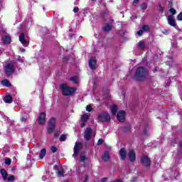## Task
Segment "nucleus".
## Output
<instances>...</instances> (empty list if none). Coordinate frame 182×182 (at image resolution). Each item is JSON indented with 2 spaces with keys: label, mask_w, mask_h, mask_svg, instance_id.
<instances>
[{
  "label": "nucleus",
  "mask_w": 182,
  "mask_h": 182,
  "mask_svg": "<svg viewBox=\"0 0 182 182\" xmlns=\"http://www.w3.org/2000/svg\"><path fill=\"white\" fill-rule=\"evenodd\" d=\"M147 76H149V70L144 67H138L134 73V79L137 82H141L146 80Z\"/></svg>",
  "instance_id": "1"
},
{
  "label": "nucleus",
  "mask_w": 182,
  "mask_h": 182,
  "mask_svg": "<svg viewBox=\"0 0 182 182\" xmlns=\"http://www.w3.org/2000/svg\"><path fill=\"white\" fill-rule=\"evenodd\" d=\"M60 88L65 96H70L73 95L74 92H76V89L75 87H70L68 84H62L60 86Z\"/></svg>",
  "instance_id": "2"
},
{
  "label": "nucleus",
  "mask_w": 182,
  "mask_h": 182,
  "mask_svg": "<svg viewBox=\"0 0 182 182\" xmlns=\"http://www.w3.org/2000/svg\"><path fill=\"white\" fill-rule=\"evenodd\" d=\"M4 70L7 77H9V76H11V75L15 72V64L13 63H8L4 66Z\"/></svg>",
  "instance_id": "3"
},
{
  "label": "nucleus",
  "mask_w": 182,
  "mask_h": 182,
  "mask_svg": "<svg viewBox=\"0 0 182 182\" xmlns=\"http://www.w3.org/2000/svg\"><path fill=\"white\" fill-rule=\"evenodd\" d=\"M56 124V119L54 117H52L48 122V127L47 128L48 134H52L55 130Z\"/></svg>",
  "instance_id": "4"
},
{
  "label": "nucleus",
  "mask_w": 182,
  "mask_h": 182,
  "mask_svg": "<svg viewBox=\"0 0 182 182\" xmlns=\"http://www.w3.org/2000/svg\"><path fill=\"white\" fill-rule=\"evenodd\" d=\"M98 120L100 122H110V115L109 114V113L102 112L98 115Z\"/></svg>",
  "instance_id": "5"
},
{
  "label": "nucleus",
  "mask_w": 182,
  "mask_h": 182,
  "mask_svg": "<svg viewBox=\"0 0 182 182\" xmlns=\"http://www.w3.org/2000/svg\"><path fill=\"white\" fill-rule=\"evenodd\" d=\"M82 147L83 145L80 142H76L74 146V154H73V157H76L77 154H79V151L82 150Z\"/></svg>",
  "instance_id": "6"
},
{
  "label": "nucleus",
  "mask_w": 182,
  "mask_h": 182,
  "mask_svg": "<svg viewBox=\"0 0 182 182\" xmlns=\"http://www.w3.org/2000/svg\"><path fill=\"white\" fill-rule=\"evenodd\" d=\"M18 39L23 46H28V45H29V41L25 38V34H20Z\"/></svg>",
  "instance_id": "7"
},
{
  "label": "nucleus",
  "mask_w": 182,
  "mask_h": 182,
  "mask_svg": "<svg viewBox=\"0 0 182 182\" xmlns=\"http://www.w3.org/2000/svg\"><path fill=\"white\" fill-rule=\"evenodd\" d=\"M128 159L129 161L133 163L134 161H136V152H134V150L131 149L129 150L128 153Z\"/></svg>",
  "instance_id": "8"
},
{
  "label": "nucleus",
  "mask_w": 182,
  "mask_h": 182,
  "mask_svg": "<svg viewBox=\"0 0 182 182\" xmlns=\"http://www.w3.org/2000/svg\"><path fill=\"white\" fill-rule=\"evenodd\" d=\"M38 122L39 124H45V122H46V114L41 112L38 116Z\"/></svg>",
  "instance_id": "9"
},
{
  "label": "nucleus",
  "mask_w": 182,
  "mask_h": 182,
  "mask_svg": "<svg viewBox=\"0 0 182 182\" xmlns=\"http://www.w3.org/2000/svg\"><path fill=\"white\" fill-rule=\"evenodd\" d=\"M141 161L142 164L144 166H145L146 167L150 166V164H151L150 159H149V157L147 156H142Z\"/></svg>",
  "instance_id": "10"
},
{
  "label": "nucleus",
  "mask_w": 182,
  "mask_h": 182,
  "mask_svg": "<svg viewBox=\"0 0 182 182\" xmlns=\"http://www.w3.org/2000/svg\"><path fill=\"white\" fill-rule=\"evenodd\" d=\"M119 156L121 160H126L127 158V152L126 151V149L124 148H122L119 151Z\"/></svg>",
  "instance_id": "11"
},
{
  "label": "nucleus",
  "mask_w": 182,
  "mask_h": 182,
  "mask_svg": "<svg viewBox=\"0 0 182 182\" xmlns=\"http://www.w3.org/2000/svg\"><path fill=\"white\" fill-rule=\"evenodd\" d=\"M168 25H171V26H177V24L176 23V20L174 19V16L173 15L168 16Z\"/></svg>",
  "instance_id": "12"
},
{
  "label": "nucleus",
  "mask_w": 182,
  "mask_h": 182,
  "mask_svg": "<svg viewBox=\"0 0 182 182\" xmlns=\"http://www.w3.org/2000/svg\"><path fill=\"white\" fill-rule=\"evenodd\" d=\"M90 136H92V129L87 128L85 132L84 138L85 139V140L89 141L90 140Z\"/></svg>",
  "instance_id": "13"
},
{
  "label": "nucleus",
  "mask_w": 182,
  "mask_h": 182,
  "mask_svg": "<svg viewBox=\"0 0 182 182\" xmlns=\"http://www.w3.org/2000/svg\"><path fill=\"white\" fill-rule=\"evenodd\" d=\"M124 111H119L117 115V119L119 120V122H124Z\"/></svg>",
  "instance_id": "14"
},
{
  "label": "nucleus",
  "mask_w": 182,
  "mask_h": 182,
  "mask_svg": "<svg viewBox=\"0 0 182 182\" xmlns=\"http://www.w3.org/2000/svg\"><path fill=\"white\" fill-rule=\"evenodd\" d=\"M89 66L90 69H92V70H95V69H96V59L95 58L90 59Z\"/></svg>",
  "instance_id": "15"
},
{
  "label": "nucleus",
  "mask_w": 182,
  "mask_h": 182,
  "mask_svg": "<svg viewBox=\"0 0 182 182\" xmlns=\"http://www.w3.org/2000/svg\"><path fill=\"white\" fill-rule=\"evenodd\" d=\"M1 40L3 41V43H4V45H8L11 43V36H9L1 37Z\"/></svg>",
  "instance_id": "16"
},
{
  "label": "nucleus",
  "mask_w": 182,
  "mask_h": 182,
  "mask_svg": "<svg viewBox=\"0 0 182 182\" xmlns=\"http://www.w3.org/2000/svg\"><path fill=\"white\" fill-rule=\"evenodd\" d=\"M0 173L1 174V177H3L4 181H6L8 178V172L4 168L1 169Z\"/></svg>",
  "instance_id": "17"
},
{
  "label": "nucleus",
  "mask_w": 182,
  "mask_h": 182,
  "mask_svg": "<svg viewBox=\"0 0 182 182\" xmlns=\"http://www.w3.org/2000/svg\"><path fill=\"white\" fill-rule=\"evenodd\" d=\"M102 160H104V161H109V160H110V154H109V152H105L102 155Z\"/></svg>",
  "instance_id": "18"
},
{
  "label": "nucleus",
  "mask_w": 182,
  "mask_h": 182,
  "mask_svg": "<svg viewBox=\"0 0 182 182\" xmlns=\"http://www.w3.org/2000/svg\"><path fill=\"white\" fill-rule=\"evenodd\" d=\"M4 101L5 103H12V97L11 95H6L4 97Z\"/></svg>",
  "instance_id": "19"
},
{
  "label": "nucleus",
  "mask_w": 182,
  "mask_h": 182,
  "mask_svg": "<svg viewBox=\"0 0 182 182\" xmlns=\"http://www.w3.org/2000/svg\"><path fill=\"white\" fill-rule=\"evenodd\" d=\"M87 120H89V115L84 114L81 116V121L82 122V123H86Z\"/></svg>",
  "instance_id": "20"
},
{
  "label": "nucleus",
  "mask_w": 182,
  "mask_h": 182,
  "mask_svg": "<svg viewBox=\"0 0 182 182\" xmlns=\"http://www.w3.org/2000/svg\"><path fill=\"white\" fill-rule=\"evenodd\" d=\"M102 29L105 31V32H109V31H112V25L107 24L102 28Z\"/></svg>",
  "instance_id": "21"
},
{
  "label": "nucleus",
  "mask_w": 182,
  "mask_h": 182,
  "mask_svg": "<svg viewBox=\"0 0 182 182\" xmlns=\"http://www.w3.org/2000/svg\"><path fill=\"white\" fill-rule=\"evenodd\" d=\"M45 156H46V149H41L40 154H39V158L40 159H43V157H45Z\"/></svg>",
  "instance_id": "22"
},
{
  "label": "nucleus",
  "mask_w": 182,
  "mask_h": 182,
  "mask_svg": "<svg viewBox=\"0 0 182 182\" xmlns=\"http://www.w3.org/2000/svg\"><path fill=\"white\" fill-rule=\"evenodd\" d=\"M138 48H139V49H141V50L144 49V48H146L144 41H139V43H138Z\"/></svg>",
  "instance_id": "23"
},
{
  "label": "nucleus",
  "mask_w": 182,
  "mask_h": 182,
  "mask_svg": "<svg viewBox=\"0 0 182 182\" xmlns=\"http://www.w3.org/2000/svg\"><path fill=\"white\" fill-rule=\"evenodd\" d=\"M70 80H71V82H73V83H75V85L79 83V77H77V76L72 77Z\"/></svg>",
  "instance_id": "24"
},
{
  "label": "nucleus",
  "mask_w": 182,
  "mask_h": 182,
  "mask_svg": "<svg viewBox=\"0 0 182 182\" xmlns=\"http://www.w3.org/2000/svg\"><path fill=\"white\" fill-rule=\"evenodd\" d=\"M1 84L3 85V86H6L7 87H9V86H11V82H9V80H4L1 82Z\"/></svg>",
  "instance_id": "25"
},
{
  "label": "nucleus",
  "mask_w": 182,
  "mask_h": 182,
  "mask_svg": "<svg viewBox=\"0 0 182 182\" xmlns=\"http://www.w3.org/2000/svg\"><path fill=\"white\" fill-rule=\"evenodd\" d=\"M111 112L112 113V114H116V113H117V105H113L111 107Z\"/></svg>",
  "instance_id": "26"
},
{
  "label": "nucleus",
  "mask_w": 182,
  "mask_h": 182,
  "mask_svg": "<svg viewBox=\"0 0 182 182\" xmlns=\"http://www.w3.org/2000/svg\"><path fill=\"white\" fill-rule=\"evenodd\" d=\"M57 174L58 177H65V170L62 169L61 171H58Z\"/></svg>",
  "instance_id": "27"
},
{
  "label": "nucleus",
  "mask_w": 182,
  "mask_h": 182,
  "mask_svg": "<svg viewBox=\"0 0 182 182\" xmlns=\"http://www.w3.org/2000/svg\"><path fill=\"white\" fill-rule=\"evenodd\" d=\"M150 29V27L147 25H144L142 26L141 30L144 32H149V30Z\"/></svg>",
  "instance_id": "28"
},
{
  "label": "nucleus",
  "mask_w": 182,
  "mask_h": 182,
  "mask_svg": "<svg viewBox=\"0 0 182 182\" xmlns=\"http://www.w3.org/2000/svg\"><path fill=\"white\" fill-rule=\"evenodd\" d=\"M86 160V156L85 155V154H82L80 155V161H85Z\"/></svg>",
  "instance_id": "29"
},
{
  "label": "nucleus",
  "mask_w": 182,
  "mask_h": 182,
  "mask_svg": "<svg viewBox=\"0 0 182 182\" xmlns=\"http://www.w3.org/2000/svg\"><path fill=\"white\" fill-rule=\"evenodd\" d=\"M5 164H6L7 166H10L11 163H12V161L11 160V159L7 158L5 159Z\"/></svg>",
  "instance_id": "30"
},
{
  "label": "nucleus",
  "mask_w": 182,
  "mask_h": 182,
  "mask_svg": "<svg viewBox=\"0 0 182 182\" xmlns=\"http://www.w3.org/2000/svg\"><path fill=\"white\" fill-rule=\"evenodd\" d=\"M178 143V139H175L174 140L171 141V146H174L175 144Z\"/></svg>",
  "instance_id": "31"
},
{
  "label": "nucleus",
  "mask_w": 182,
  "mask_h": 182,
  "mask_svg": "<svg viewBox=\"0 0 182 182\" xmlns=\"http://www.w3.org/2000/svg\"><path fill=\"white\" fill-rule=\"evenodd\" d=\"M7 181H14V180H15V176L14 175H11L10 176H9L6 178Z\"/></svg>",
  "instance_id": "32"
},
{
  "label": "nucleus",
  "mask_w": 182,
  "mask_h": 182,
  "mask_svg": "<svg viewBox=\"0 0 182 182\" xmlns=\"http://www.w3.org/2000/svg\"><path fill=\"white\" fill-rule=\"evenodd\" d=\"M29 119V117L28 115H25L24 117H22L21 118V122H26Z\"/></svg>",
  "instance_id": "33"
},
{
  "label": "nucleus",
  "mask_w": 182,
  "mask_h": 182,
  "mask_svg": "<svg viewBox=\"0 0 182 182\" xmlns=\"http://www.w3.org/2000/svg\"><path fill=\"white\" fill-rule=\"evenodd\" d=\"M50 150L52 153H56V151H58V148H56L55 146H53L50 147Z\"/></svg>",
  "instance_id": "34"
},
{
  "label": "nucleus",
  "mask_w": 182,
  "mask_h": 182,
  "mask_svg": "<svg viewBox=\"0 0 182 182\" xmlns=\"http://www.w3.org/2000/svg\"><path fill=\"white\" fill-rule=\"evenodd\" d=\"M158 11H159V12H164V7L161 6V4H159L158 7Z\"/></svg>",
  "instance_id": "35"
},
{
  "label": "nucleus",
  "mask_w": 182,
  "mask_h": 182,
  "mask_svg": "<svg viewBox=\"0 0 182 182\" xmlns=\"http://www.w3.org/2000/svg\"><path fill=\"white\" fill-rule=\"evenodd\" d=\"M65 140H66V135L65 134L61 135L60 137V141H65Z\"/></svg>",
  "instance_id": "36"
},
{
  "label": "nucleus",
  "mask_w": 182,
  "mask_h": 182,
  "mask_svg": "<svg viewBox=\"0 0 182 182\" xmlns=\"http://www.w3.org/2000/svg\"><path fill=\"white\" fill-rule=\"evenodd\" d=\"M141 9H147V4L146 3H143L141 5Z\"/></svg>",
  "instance_id": "37"
},
{
  "label": "nucleus",
  "mask_w": 182,
  "mask_h": 182,
  "mask_svg": "<svg viewBox=\"0 0 182 182\" xmlns=\"http://www.w3.org/2000/svg\"><path fill=\"white\" fill-rule=\"evenodd\" d=\"M169 11L171 12V14H172V15H176L177 14V11L174 9H170Z\"/></svg>",
  "instance_id": "38"
},
{
  "label": "nucleus",
  "mask_w": 182,
  "mask_h": 182,
  "mask_svg": "<svg viewBox=\"0 0 182 182\" xmlns=\"http://www.w3.org/2000/svg\"><path fill=\"white\" fill-rule=\"evenodd\" d=\"M176 19H177L178 21H182V13H180V14L177 16Z\"/></svg>",
  "instance_id": "39"
},
{
  "label": "nucleus",
  "mask_w": 182,
  "mask_h": 182,
  "mask_svg": "<svg viewBox=\"0 0 182 182\" xmlns=\"http://www.w3.org/2000/svg\"><path fill=\"white\" fill-rule=\"evenodd\" d=\"M86 110H87V112H92V106L87 105L86 107Z\"/></svg>",
  "instance_id": "40"
},
{
  "label": "nucleus",
  "mask_w": 182,
  "mask_h": 182,
  "mask_svg": "<svg viewBox=\"0 0 182 182\" xmlns=\"http://www.w3.org/2000/svg\"><path fill=\"white\" fill-rule=\"evenodd\" d=\"M77 12H79V8L78 7H75L73 9V13L74 14H77Z\"/></svg>",
  "instance_id": "41"
},
{
  "label": "nucleus",
  "mask_w": 182,
  "mask_h": 182,
  "mask_svg": "<svg viewBox=\"0 0 182 182\" xmlns=\"http://www.w3.org/2000/svg\"><path fill=\"white\" fill-rule=\"evenodd\" d=\"M143 32H144L143 30H139L138 32H137V35L139 36H141L143 35Z\"/></svg>",
  "instance_id": "42"
},
{
  "label": "nucleus",
  "mask_w": 182,
  "mask_h": 182,
  "mask_svg": "<svg viewBox=\"0 0 182 182\" xmlns=\"http://www.w3.org/2000/svg\"><path fill=\"white\" fill-rule=\"evenodd\" d=\"M97 144H98V146H100V144H103V139H100L97 141Z\"/></svg>",
  "instance_id": "43"
},
{
  "label": "nucleus",
  "mask_w": 182,
  "mask_h": 182,
  "mask_svg": "<svg viewBox=\"0 0 182 182\" xmlns=\"http://www.w3.org/2000/svg\"><path fill=\"white\" fill-rule=\"evenodd\" d=\"M82 11H83V14H88L89 13V9H83Z\"/></svg>",
  "instance_id": "44"
},
{
  "label": "nucleus",
  "mask_w": 182,
  "mask_h": 182,
  "mask_svg": "<svg viewBox=\"0 0 182 182\" xmlns=\"http://www.w3.org/2000/svg\"><path fill=\"white\" fill-rule=\"evenodd\" d=\"M4 33H5V29L1 28L0 29V35H4Z\"/></svg>",
  "instance_id": "45"
},
{
  "label": "nucleus",
  "mask_w": 182,
  "mask_h": 182,
  "mask_svg": "<svg viewBox=\"0 0 182 182\" xmlns=\"http://www.w3.org/2000/svg\"><path fill=\"white\" fill-rule=\"evenodd\" d=\"M140 0H134V1H133V5H137V4H139V1Z\"/></svg>",
  "instance_id": "46"
},
{
  "label": "nucleus",
  "mask_w": 182,
  "mask_h": 182,
  "mask_svg": "<svg viewBox=\"0 0 182 182\" xmlns=\"http://www.w3.org/2000/svg\"><path fill=\"white\" fill-rule=\"evenodd\" d=\"M168 6L169 8H171V7L173 6V2L168 1Z\"/></svg>",
  "instance_id": "47"
},
{
  "label": "nucleus",
  "mask_w": 182,
  "mask_h": 182,
  "mask_svg": "<svg viewBox=\"0 0 182 182\" xmlns=\"http://www.w3.org/2000/svg\"><path fill=\"white\" fill-rule=\"evenodd\" d=\"M106 181H107V178H102L101 179V182H106Z\"/></svg>",
  "instance_id": "48"
},
{
  "label": "nucleus",
  "mask_w": 182,
  "mask_h": 182,
  "mask_svg": "<svg viewBox=\"0 0 182 182\" xmlns=\"http://www.w3.org/2000/svg\"><path fill=\"white\" fill-rule=\"evenodd\" d=\"M112 182H123V181H122L121 179H116L115 181H114Z\"/></svg>",
  "instance_id": "49"
},
{
  "label": "nucleus",
  "mask_w": 182,
  "mask_h": 182,
  "mask_svg": "<svg viewBox=\"0 0 182 182\" xmlns=\"http://www.w3.org/2000/svg\"><path fill=\"white\" fill-rule=\"evenodd\" d=\"M42 180H43V181H46V177L43 176V177H42Z\"/></svg>",
  "instance_id": "50"
},
{
  "label": "nucleus",
  "mask_w": 182,
  "mask_h": 182,
  "mask_svg": "<svg viewBox=\"0 0 182 182\" xmlns=\"http://www.w3.org/2000/svg\"><path fill=\"white\" fill-rule=\"evenodd\" d=\"M131 19H137V16H132L131 17Z\"/></svg>",
  "instance_id": "51"
},
{
  "label": "nucleus",
  "mask_w": 182,
  "mask_h": 182,
  "mask_svg": "<svg viewBox=\"0 0 182 182\" xmlns=\"http://www.w3.org/2000/svg\"><path fill=\"white\" fill-rule=\"evenodd\" d=\"M124 132H129V130H130V127H128V129H126V128H124Z\"/></svg>",
  "instance_id": "52"
},
{
  "label": "nucleus",
  "mask_w": 182,
  "mask_h": 182,
  "mask_svg": "<svg viewBox=\"0 0 182 182\" xmlns=\"http://www.w3.org/2000/svg\"><path fill=\"white\" fill-rule=\"evenodd\" d=\"M85 122H82V123L81 124V127H85Z\"/></svg>",
  "instance_id": "53"
},
{
  "label": "nucleus",
  "mask_w": 182,
  "mask_h": 182,
  "mask_svg": "<svg viewBox=\"0 0 182 182\" xmlns=\"http://www.w3.org/2000/svg\"><path fill=\"white\" fill-rule=\"evenodd\" d=\"M73 34H70V38H73Z\"/></svg>",
  "instance_id": "54"
},
{
  "label": "nucleus",
  "mask_w": 182,
  "mask_h": 182,
  "mask_svg": "<svg viewBox=\"0 0 182 182\" xmlns=\"http://www.w3.org/2000/svg\"><path fill=\"white\" fill-rule=\"evenodd\" d=\"M21 52H25V49L22 48L21 49Z\"/></svg>",
  "instance_id": "55"
},
{
  "label": "nucleus",
  "mask_w": 182,
  "mask_h": 182,
  "mask_svg": "<svg viewBox=\"0 0 182 182\" xmlns=\"http://www.w3.org/2000/svg\"><path fill=\"white\" fill-rule=\"evenodd\" d=\"M87 181V176H85V182Z\"/></svg>",
  "instance_id": "56"
},
{
  "label": "nucleus",
  "mask_w": 182,
  "mask_h": 182,
  "mask_svg": "<svg viewBox=\"0 0 182 182\" xmlns=\"http://www.w3.org/2000/svg\"><path fill=\"white\" fill-rule=\"evenodd\" d=\"M55 136H58V134H55Z\"/></svg>",
  "instance_id": "57"
},
{
  "label": "nucleus",
  "mask_w": 182,
  "mask_h": 182,
  "mask_svg": "<svg viewBox=\"0 0 182 182\" xmlns=\"http://www.w3.org/2000/svg\"><path fill=\"white\" fill-rule=\"evenodd\" d=\"M91 1H96V0H91Z\"/></svg>",
  "instance_id": "58"
},
{
  "label": "nucleus",
  "mask_w": 182,
  "mask_h": 182,
  "mask_svg": "<svg viewBox=\"0 0 182 182\" xmlns=\"http://www.w3.org/2000/svg\"><path fill=\"white\" fill-rule=\"evenodd\" d=\"M0 2H2V0H0Z\"/></svg>",
  "instance_id": "59"
},
{
  "label": "nucleus",
  "mask_w": 182,
  "mask_h": 182,
  "mask_svg": "<svg viewBox=\"0 0 182 182\" xmlns=\"http://www.w3.org/2000/svg\"><path fill=\"white\" fill-rule=\"evenodd\" d=\"M65 182H68V181H65Z\"/></svg>",
  "instance_id": "60"
}]
</instances>
